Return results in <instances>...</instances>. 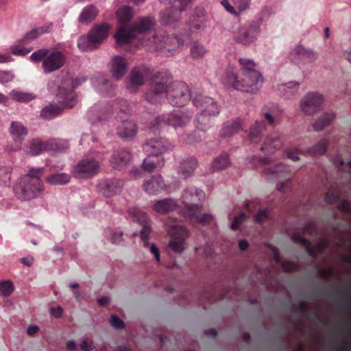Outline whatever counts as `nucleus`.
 <instances>
[{
  "mask_svg": "<svg viewBox=\"0 0 351 351\" xmlns=\"http://www.w3.org/2000/svg\"><path fill=\"white\" fill-rule=\"evenodd\" d=\"M230 164V159L228 156H221L217 157L212 162L213 171H219L228 167Z\"/></svg>",
  "mask_w": 351,
  "mask_h": 351,
  "instance_id": "obj_28",
  "label": "nucleus"
},
{
  "mask_svg": "<svg viewBox=\"0 0 351 351\" xmlns=\"http://www.w3.org/2000/svg\"><path fill=\"white\" fill-rule=\"evenodd\" d=\"M14 291V285L11 281H5L0 283V293L3 297H8Z\"/></svg>",
  "mask_w": 351,
  "mask_h": 351,
  "instance_id": "obj_39",
  "label": "nucleus"
},
{
  "mask_svg": "<svg viewBox=\"0 0 351 351\" xmlns=\"http://www.w3.org/2000/svg\"><path fill=\"white\" fill-rule=\"evenodd\" d=\"M335 114L332 112H328L319 117L313 123V127L315 130L320 131L328 126L335 119Z\"/></svg>",
  "mask_w": 351,
  "mask_h": 351,
  "instance_id": "obj_19",
  "label": "nucleus"
},
{
  "mask_svg": "<svg viewBox=\"0 0 351 351\" xmlns=\"http://www.w3.org/2000/svg\"><path fill=\"white\" fill-rule=\"evenodd\" d=\"M143 83L142 75L138 72H133L131 76V88H135Z\"/></svg>",
  "mask_w": 351,
  "mask_h": 351,
  "instance_id": "obj_45",
  "label": "nucleus"
},
{
  "mask_svg": "<svg viewBox=\"0 0 351 351\" xmlns=\"http://www.w3.org/2000/svg\"><path fill=\"white\" fill-rule=\"evenodd\" d=\"M31 49H24L19 45H14L11 47V51L15 56H25L31 51Z\"/></svg>",
  "mask_w": 351,
  "mask_h": 351,
  "instance_id": "obj_48",
  "label": "nucleus"
},
{
  "mask_svg": "<svg viewBox=\"0 0 351 351\" xmlns=\"http://www.w3.org/2000/svg\"><path fill=\"white\" fill-rule=\"evenodd\" d=\"M110 25L106 23L101 24L93 28L88 34L90 40L97 46L108 36Z\"/></svg>",
  "mask_w": 351,
  "mask_h": 351,
  "instance_id": "obj_12",
  "label": "nucleus"
},
{
  "mask_svg": "<svg viewBox=\"0 0 351 351\" xmlns=\"http://www.w3.org/2000/svg\"><path fill=\"white\" fill-rule=\"evenodd\" d=\"M143 168L145 171L150 172L156 168V165L155 161L150 156H148L143 161Z\"/></svg>",
  "mask_w": 351,
  "mask_h": 351,
  "instance_id": "obj_47",
  "label": "nucleus"
},
{
  "mask_svg": "<svg viewBox=\"0 0 351 351\" xmlns=\"http://www.w3.org/2000/svg\"><path fill=\"white\" fill-rule=\"evenodd\" d=\"M150 252H151V253H152L154 255L156 261L158 262H159L160 261V253H159L158 249L157 248V247L155 245L152 244L150 246Z\"/></svg>",
  "mask_w": 351,
  "mask_h": 351,
  "instance_id": "obj_57",
  "label": "nucleus"
},
{
  "mask_svg": "<svg viewBox=\"0 0 351 351\" xmlns=\"http://www.w3.org/2000/svg\"><path fill=\"white\" fill-rule=\"evenodd\" d=\"M153 24L154 23L151 19H144L140 21L137 28L134 29V31L140 33L146 32L151 28Z\"/></svg>",
  "mask_w": 351,
  "mask_h": 351,
  "instance_id": "obj_42",
  "label": "nucleus"
},
{
  "mask_svg": "<svg viewBox=\"0 0 351 351\" xmlns=\"http://www.w3.org/2000/svg\"><path fill=\"white\" fill-rule=\"evenodd\" d=\"M131 159L130 154L125 150L117 152L111 159V163L114 168H121L125 165Z\"/></svg>",
  "mask_w": 351,
  "mask_h": 351,
  "instance_id": "obj_20",
  "label": "nucleus"
},
{
  "mask_svg": "<svg viewBox=\"0 0 351 351\" xmlns=\"http://www.w3.org/2000/svg\"><path fill=\"white\" fill-rule=\"evenodd\" d=\"M12 58L8 54H4L0 53V64L7 63L12 61Z\"/></svg>",
  "mask_w": 351,
  "mask_h": 351,
  "instance_id": "obj_59",
  "label": "nucleus"
},
{
  "mask_svg": "<svg viewBox=\"0 0 351 351\" xmlns=\"http://www.w3.org/2000/svg\"><path fill=\"white\" fill-rule=\"evenodd\" d=\"M178 207L175 201L171 199L160 200L153 205L154 210L159 213H166L173 211Z\"/></svg>",
  "mask_w": 351,
  "mask_h": 351,
  "instance_id": "obj_18",
  "label": "nucleus"
},
{
  "mask_svg": "<svg viewBox=\"0 0 351 351\" xmlns=\"http://www.w3.org/2000/svg\"><path fill=\"white\" fill-rule=\"evenodd\" d=\"M98 15V10L93 5H89L82 11L79 21L83 24H88Z\"/></svg>",
  "mask_w": 351,
  "mask_h": 351,
  "instance_id": "obj_21",
  "label": "nucleus"
},
{
  "mask_svg": "<svg viewBox=\"0 0 351 351\" xmlns=\"http://www.w3.org/2000/svg\"><path fill=\"white\" fill-rule=\"evenodd\" d=\"M190 120V116L185 112H178L172 114L168 118V123L176 130L186 126Z\"/></svg>",
  "mask_w": 351,
  "mask_h": 351,
  "instance_id": "obj_13",
  "label": "nucleus"
},
{
  "mask_svg": "<svg viewBox=\"0 0 351 351\" xmlns=\"http://www.w3.org/2000/svg\"><path fill=\"white\" fill-rule=\"evenodd\" d=\"M267 218H268L267 210H260L254 216V219L258 223H262V222L265 221Z\"/></svg>",
  "mask_w": 351,
  "mask_h": 351,
  "instance_id": "obj_53",
  "label": "nucleus"
},
{
  "mask_svg": "<svg viewBox=\"0 0 351 351\" xmlns=\"http://www.w3.org/2000/svg\"><path fill=\"white\" fill-rule=\"evenodd\" d=\"M328 145V143L326 140H321L311 148L310 152L315 155H322L326 152Z\"/></svg>",
  "mask_w": 351,
  "mask_h": 351,
  "instance_id": "obj_36",
  "label": "nucleus"
},
{
  "mask_svg": "<svg viewBox=\"0 0 351 351\" xmlns=\"http://www.w3.org/2000/svg\"><path fill=\"white\" fill-rule=\"evenodd\" d=\"M280 137L278 134H274L265 138L261 149L271 152L280 147Z\"/></svg>",
  "mask_w": 351,
  "mask_h": 351,
  "instance_id": "obj_25",
  "label": "nucleus"
},
{
  "mask_svg": "<svg viewBox=\"0 0 351 351\" xmlns=\"http://www.w3.org/2000/svg\"><path fill=\"white\" fill-rule=\"evenodd\" d=\"M33 62L42 61V68L45 73H50L60 69L65 62L63 54L59 51H49L46 49H38L30 56Z\"/></svg>",
  "mask_w": 351,
  "mask_h": 351,
  "instance_id": "obj_2",
  "label": "nucleus"
},
{
  "mask_svg": "<svg viewBox=\"0 0 351 351\" xmlns=\"http://www.w3.org/2000/svg\"><path fill=\"white\" fill-rule=\"evenodd\" d=\"M134 30L132 32L130 29H126L125 27H120L115 35L116 40L119 44H123L128 43L131 37Z\"/></svg>",
  "mask_w": 351,
  "mask_h": 351,
  "instance_id": "obj_29",
  "label": "nucleus"
},
{
  "mask_svg": "<svg viewBox=\"0 0 351 351\" xmlns=\"http://www.w3.org/2000/svg\"><path fill=\"white\" fill-rule=\"evenodd\" d=\"M61 109L59 107L54 105H50L42 110L41 116L45 119H50L58 115Z\"/></svg>",
  "mask_w": 351,
  "mask_h": 351,
  "instance_id": "obj_32",
  "label": "nucleus"
},
{
  "mask_svg": "<svg viewBox=\"0 0 351 351\" xmlns=\"http://www.w3.org/2000/svg\"><path fill=\"white\" fill-rule=\"evenodd\" d=\"M239 61L241 66L242 75L260 73L257 69V64L253 60L243 58H239Z\"/></svg>",
  "mask_w": 351,
  "mask_h": 351,
  "instance_id": "obj_23",
  "label": "nucleus"
},
{
  "mask_svg": "<svg viewBox=\"0 0 351 351\" xmlns=\"http://www.w3.org/2000/svg\"><path fill=\"white\" fill-rule=\"evenodd\" d=\"M40 189L32 183L31 180H23L16 189V192L22 200H28L35 197Z\"/></svg>",
  "mask_w": 351,
  "mask_h": 351,
  "instance_id": "obj_10",
  "label": "nucleus"
},
{
  "mask_svg": "<svg viewBox=\"0 0 351 351\" xmlns=\"http://www.w3.org/2000/svg\"><path fill=\"white\" fill-rule=\"evenodd\" d=\"M287 169V168L285 166H284L281 164H279V165H275L272 168H267V169H265L264 175L267 178H269V177L271 176H278L280 173H283V172L286 171Z\"/></svg>",
  "mask_w": 351,
  "mask_h": 351,
  "instance_id": "obj_38",
  "label": "nucleus"
},
{
  "mask_svg": "<svg viewBox=\"0 0 351 351\" xmlns=\"http://www.w3.org/2000/svg\"><path fill=\"white\" fill-rule=\"evenodd\" d=\"M99 171V163L94 160H84L75 168V173L80 177H89L97 173Z\"/></svg>",
  "mask_w": 351,
  "mask_h": 351,
  "instance_id": "obj_11",
  "label": "nucleus"
},
{
  "mask_svg": "<svg viewBox=\"0 0 351 351\" xmlns=\"http://www.w3.org/2000/svg\"><path fill=\"white\" fill-rule=\"evenodd\" d=\"M70 176L64 173L51 175L46 178V182L51 185H61L69 182Z\"/></svg>",
  "mask_w": 351,
  "mask_h": 351,
  "instance_id": "obj_26",
  "label": "nucleus"
},
{
  "mask_svg": "<svg viewBox=\"0 0 351 351\" xmlns=\"http://www.w3.org/2000/svg\"><path fill=\"white\" fill-rule=\"evenodd\" d=\"M292 185V182L290 178H284L280 179L276 184V189L280 193H286L289 191Z\"/></svg>",
  "mask_w": 351,
  "mask_h": 351,
  "instance_id": "obj_34",
  "label": "nucleus"
},
{
  "mask_svg": "<svg viewBox=\"0 0 351 351\" xmlns=\"http://www.w3.org/2000/svg\"><path fill=\"white\" fill-rule=\"evenodd\" d=\"M325 102L324 96L317 92L306 94L299 102V110L305 116H313L320 112Z\"/></svg>",
  "mask_w": 351,
  "mask_h": 351,
  "instance_id": "obj_3",
  "label": "nucleus"
},
{
  "mask_svg": "<svg viewBox=\"0 0 351 351\" xmlns=\"http://www.w3.org/2000/svg\"><path fill=\"white\" fill-rule=\"evenodd\" d=\"M111 326L116 329H122L124 328L125 324L117 316L112 315L110 317Z\"/></svg>",
  "mask_w": 351,
  "mask_h": 351,
  "instance_id": "obj_52",
  "label": "nucleus"
},
{
  "mask_svg": "<svg viewBox=\"0 0 351 351\" xmlns=\"http://www.w3.org/2000/svg\"><path fill=\"white\" fill-rule=\"evenodd\" d=\"M167 96H168L167 85L160 80L152 82L146 94L147 99L152 104L160 102Z\"/></svg>",
  "mask_w": 351,
  "mask_h": 351,
  "instance_id": "obj_9",
  "label": "nucleus"
},
{
  "mask_svg": "<svg viewBox=\"0 0 351 351\" xmlns=\"http://www.w3.org/2000/svg\"><path fill=\"white\" fill-rule=\"evenodd\" d=\"M264 125L261 123H256L255 126L250 130V139L253 143H258L261 138V133Z\"/></svg>",
  "mask_w": 351,
  "mask_h": 351,
  "instance_id": "obj_30",
  "label": "nucleus"
},
{
  "mask_svg": "<svg viewBox=\"0 0 351 351\" xmlns=\"http://www.w3.org/2000/svg\"><path fill=\"white\" fill-rule=\"evenodd\" d=\"M246 220L245 214L240 213L237 216L231 223V228L233 230H237L239 226L243 224Z\"/></svg>",
  "mask_w": 351,
  "mask_h": 351,
  "instance_id": "obj_46",
  "label": "nucleus"
},
{
  "mask_svg": "<svg viewBox=\"0 0 351 351\" xmlns=\"http://www.w3.org/2000/svg\"><path fill=\"white\" fill-rule=\"evenodd\" d=\"M14 75L10 71H0V83L4 84L12 81Z\"/></svg>",
  "mask_w": 351,
  "mask_h": 351,
  "instance_id": "obj_50",
  "label": "nucleus"
},
{
  "mask_svg": "<svg viewBox=\"0 0 351 351\" xmlns=\"http://www.w3.org/2000/svg\"><path fill=\"white\" fill-rule=\"evenodd\" d=\"M51 315L56 318H59L62 315V308L60 306L50 308Z\"/></svg>",
  "mask_w": 351,
  "mask_h": 351,
  "instance_id": "obj_56",
  "label": "nucleus"
},
{
  "mask_svg": "<svg viewBox=\"0 0 351 351\" xmlns=\"http://www.w3.org/2000/svg\"><path fill=\"white\" fill-rule=\"evenodd\" d=\"M225 83L235 90L254 93L256 91L263 83V77L261 73H253V74L243 75L240 80L234 72H230L224 79Z\"/></svg>",
  "mask_w": 351,
  "mask_h": 351,
  "instance_id": "obj_1",
  "label": "nucleus"
},
{
  "mask_svg": "<svg viewBox=\"0 0 351 351\" xmlns=\"http://www.w3.org/2000/svg\"><path fill=\"white\" fill-rule=\"evenodd\" d=\"M168 97L174 106H181L189 100V88L184 84H175L168 88Z\"/></svg>",
  "mask_w": 351,
  "mask_h": 351,
  "instance_id": "obj_7",
  "label": "nucleus"
},
{
  "mask_svg": "<svg viewBox=\"0 0 351 351\" xmlns=\"http://www.w3.org/2000/svg\"><path fill=\"white\" fill-rule=\"evenodd\" d=\"M80 348L84 351H90L92 350L93 346L89 344L86 340H82L80 343Z\"/></svg>",
  "mask_w": 351,
  "mask_h": 351,
  "instance_id": "obj_58",
  "label": "nucleus"
},
{
  "mask_svg": "<svg viewBox=\"0 0 351 351\" xmlns=\"http://www.w3.org/2000/svg\"><path fill=\"white\" fill-rule=\"evenodd\" d=\"M292 56L294 55H300L302 58H316V53L312 51L306 49L304 48L298 47H296L291 53Z\"/></svg>",
  "mask_w": 351,
  "mask_h": 351,
  "instance_id": "obj_40",
  "label": "nucleus"
},
{
  "mask_svg": "<svg viewBox=\"0 0 351 351\" xmlns=\"http://www.w3.org/2000/svg\"><path fill=\"white\" fill-rule=\"evenodd\" d=\"M150 228L148 226L143 225L141 230V237L143 241H147L148 239L149 234L150 233Z\"/></svg>",
  "mask_w": 351,
  "mask_h": 351,
  "instance_id": "obj_55",
  "label": "nucleus"
},
{
  "mask_svg": "<svg viewBox=\"0 0 351 351\" xmlns=\"http://www.w3.org/2000/svg\"><path fill=\"white\" fill-rule=\"evenodd\" d=\"M239 247L241 250L244 251L248 247V243L245 240H240L239 241Z\"/></svg>",
  "mask_w": 351,
  "mask_h": 351,
  "instance_id": "obj_62",
  "label": "nucleus"
},
{
  "mask_svg": "<svg viewBox=\"0 0 351 351\" xmlns=\"http://www.w3.org/2000/svg\"><path fill=\"white\" fill-rule=\"evenodd\" d=\"M259 34L258 27L254 24L239 26L234 32L235 40L241 43H250L255 40Z\"/></svg>",
  "mask_w": 351,
  "mask_h": 351,
  "instance_id": "obj_8",
  "label": "nucleus"
},
{
  "mask_svg": "<svg viewBox=\"0 0 351 351\" xmlns=\"http://www.w3.org/2000/svg\"><path fill=\"white\" fill-rule=\"evenodd\" d=\"M207 53V49L204 45L198 42H194L191 44L190 48V55L193 59L202 58Z\"/></svg>",
  "mask_w": 351,
  "mask_h": 351,
  "instance_id": "obj_27",
  "label": "nucleus"
},
{
  "mask_svg": "<svg viewBox=\"0 0 351 351\" xmlns=\"http://www.w3.org/2000/svg\"><path fill=\"white\" fill-rule=\"evenodd\" d=\"M10 134L14 141H20L27 135V131L21 123L14 121L10 125Z\"/></svg>",
  "mask_w": 351,
  "mask_h": 351,
  "instance_id": "obj_24",
  "label": "nucleus"
},
{
  "mask_svg": "<svg viewBox=\"0 0 351 351\" xmlns=\"http://www.w3.org/2000/svg\"><path fill=\"white\" fill-rule=\"evenodd\" d=\"M233 5L238 12H241L249 8L250 0H232Z\"/></svg>",
  "mask_w": 351,
  "mask_h": 351,
  "instance_id": "obj_44",
  "label": "nucleus"
},
{
  "mask_svg": "<svg viewBox=\"0 0 351 351\" xmlns=\"http://www.w3.org/2000/svg\"><path fill=\"white\" fill-rule=\"evenodd\" d=\"M126 62L121 57H115L111 63L112 73L114 77L119 79L126 71Z\"/></svg>",
  "mask_w": 351,
  "mask_h": 351,
  "instance_id": "obj_17",
  "label": "nucleus"
},
{
  "mask_svg": "<svg viewBox=\"0 0 351 351\" xmlns=\"http://www.w3.org/2000/svg\"><path fill=\"white\" fill-rule=\"evenodd\" d=\"M97 302L101 306H106L109 303L110 300L108 298L101 297L97 300Z\"/></svg>",
  "mask_w": 351,
  "mask_h": 351,
  "instance_id": "obj_64",
  "label": "nucleus"
},
{
  "mask_svg": "<svg viewBox=\"0 0 351 351\" xmlns=\"http://www.w3.org/2000/svg\"><path fill=\"white\" fill-rule=\"evenodd\" d=\"M191 215H188L189 217H195L197 221L201 223L206 224L210 223L213 219V216L208 213L199 214V210H195L191 212Z\"/></svg>",
  "mask_w": 351,
  "mask_h": 351,
  "instance_id": "obj_37",
  "label": "nucleus"
},
{
  "mask_svg": "<svg viewBox=\"0 0 351 351\" xmlns=\"http://www.w3.org/2000/svg\"><path fill=\"white\" fill-rule=\"evenodd\" d=\"M204 193L199 191L194 187L186 189L182 194V198L183 203L186 205V215H191V212L194 210H199V202L204 199Z\"/></svg>",
  "mask_w": 351,
  "mask_h": 351,
  "instance_id": "obj_6",
  "label": "nucleus"
},
{
  "mask_svg": "<svg viewBox=\"0 0 351 351\" xmlns=\"http://www.w3.org/2000/svg\"><path fill=\"white\" fill-rule=\"evenodd\" d=\"M33 261H34V258L32 257V256H27V257H25V258H23L21 259V262L28 266V267H30L33 264Z\"/></svg>",
  "mask_w": 351,
  "mask_h": 351,
  "instance_id": "obj_60",
  "label": "nucleus"
},
{
  "mask_svg": "<svg viewBox=\"0 0 351 351\" xmlns=\"http://www.w3.org/2000/svg\"><path fill=\"white\" fill-rule=\"evenodd\" d=\"M167 231L171 238L169 244L170 249L176 253H182L188 237L186 229L180 224L169 225Z\"/></svg>",
  "mask_w": 351,
  "mask_h": 351,
  "instance_id": "obj_5",
  "label": "nucleus"
},
{
  "mask_svg": "<svg viewBox=\"0 0 351 351\" xmlns=\"http://www.w3.org/2000/svg\"><path fill=\"white\" fill-rule=\"evenodd\" d=\"M10 95L13 99L17 101H27L34 97L31 94L17 91H12Z\"/></svg>",
  "mask_w": 351,
  "mask_h": 351,
  "instance_id": "obj_41",
  "label": "nucleus"
},
{
  "mask_svg": "<svg viewBox=\"0 0 351 351\" xmlns=\"http://www.w3.org/2000/svg\"><path fill=\"white\" fill-rule=\"evenodd\" d=\"M221 3L228 12L235 15L240 14V12H238V11L236 10L234 5H230L228 0H222Z\"/></svg>",
  "mask_w": 351,
  "mask_h": 351,
  "instance_id": "obj_54",
  "label": "nucleus"
},
{
  "mask_svg": "<svg viewBox=\"0 0 351 351\" xmlns=\"http://www.w3.org/2000/svg\"><path fill=\"white\" fill-rule=\"evenodd\" d=\"M189 168V171H188V173H191V172L193 171L194 169H195V165H191L190 162H184L183 164H182V168L183 169H186V168Z\"/></svg>",
  "mask_w": 351,
  "mask_h": 351,
  "instance_id": "obj_61",
  "label": "nucleus"
},
{
  "mask_svg": "<svg viewBox=\"0 0 351 351\" xmlns=\"http://www.w3.org/2000/svg\"><path fill=\"white\" fill-rule=\"evenodd\" d=\"M77 46L82 51H88L97 47L90 40V36H81L77 42Z\"/></svg>",
  "mask_w": 351,
  "mask_h": 351,
  "instance_id": "obj_31",
  "label": "nucleus"
},
{
  "mask_svg": "<svg viewBox=\"0 0 351 351\" xmlns=\"http://www.w3.org/2000/svg\"><path fill=\"white\" fill-rule=\"evenodd\" d=\"M299 84L296 82H289L287 84H283L278 85V90L284 95L288 96L291 93H293L298 90Z\"/></svg>",
  "mask_w": 351,
  "mask_h": 351,
  "instance_id": "obj_33",
  "label": "nucleus"
},
{
  "mask_svg": "<svg viewBox=\"0 0 351 351\" xmlns=\"http://www.w3.org/2000/svg\"><path fill=\"white\" fill-rule=\"evenodd\" d=\"M47 149V143H43L39 140L33 139L27 143L25 152L27 154L34 156L40 154Z\"/></svg>",
  "mask_w": 351,
  "mask_h": 351,
  "instance_id": "obj_16",
  "label": "nucleus"
},
{
  "mask_svg": "<svg viewBox=\"0 0 351 351\" xmlns=\"http://www.w3.org/2000/svg\"><path fill=\"white\" fill-rule=\"evenodd\" d=\"M192 102L194 106L201 110L198 117L199 123H204L206 121L207 117L215 116L219 112L217 104L212 98L205 97L199 93H195L192 95Z\"/></svg>",
  "mask_w": 351,
  "mask_h": 351,
  "instance_id": "obj_4",
  "label": "nucleus"
},
{
  "mask_svg": "<svg viewBox=\"0 0 351 351\" xmlns=\"http://www.w3.org/2000/svg\"><path fill=\"white\" fill-rule=\"evenodd\" d=\"M43 173V169L42 168L32 169L29 170V173L26 178L23 180H31V178L38 179Z\"/></svg>",
  "mask_w": 351,
  "mask_h": 351,
  "instance_id": "obj_49",
  "label": "nucleus"
},
{
  "mask_svg": "<svg viewBox=\"0 0 351 351\" xmlns=\"http://www.w3.org/2000/svg\"><path fill=\"white\" fill-rule=\"evenodd\" d=\"M136 132V125L132 122H123L118 128V134L124 138L133 137Z\"/></svg>",
  "mask_w": 351,
  "mask_h": 351,
  "instance_id": "obj_22",
  "label": "nucleus"
},
{
  "mask_svg": "<svg viewBox=\"0 0 351 351\" xmlns=\"http://www.w3.org/2000/svg\"><path fill=\"white\" fill-rule=\"evenodd\" d=\"M165 187L163 180L160 176L153 177L144 183L145 191L149 194H155L161 191Z\"/></svg>",
  "mask_w": 351,
  "mask_h": 351,
  "instance_id": "obj_14",
  "label": "nucleus"
},
{
  "mask_svg": "<svg viewBox=\"0 0 351 351\" xmlns=\"http://www.w3.org/2000/svg\"><path fill=\"white\" fill-rule=\"evenodd\" d=\"M130 215L134 220L141 223H143L147 221V215L141 210L134 209L130 212Z\"/></svg>",
  "mask_w": 351,
  "mask_h": 351,
  "instance_id": "obj_43",
  "label": "nucleus"
},
{
  "mask_svg": "<svg viewBox=\"0 0 351 351\" xmlns=\"http://www.w3.org/2000/svg\"><path fill=\"white\" fill-rule=\"evenodd\" d=\"M167 149L165 143L161 140H152L144 146V149L149 155L158 156L165 152Z\"/></svg>",
  "mask_w": 351,
  "mask_h": 351,
  "instance_id": "obj_15",
  "label": "nucleus"
},
{
  "mask_svg": "<svg viewBox=\"0 0 351 351\" xmlns=\"http://www.w3.org/2000/svg\"><path fill=\"white\" fill-rule=\"evenodd\" d=\"M38 331V327L36 326H32L27 328V333L29 335H34Z\"/></svg>",
  "mask_w": 351,
  "mask_h": 351,
  "instance_id": "obj_63",
  "label": "nucleus"
},
{
  "mask_svg": "<svg viewBox=\"0 0 351 351\" xmlns=\"http://www.w3.org/2000/svg\"><path fill=\"white\" fill-rule=\"evenodd\" d=\"M293 239L295 242L302 243L310 255H313L314 254V252L310 248V243L307 241L303 239L300 235H294L293 237Z\"/></svg>",
  "mask_w": 351,
  "mask_h": 351,
  "instance_id": "obj_51",
  "label": "nucleus"
},
{
  "mask_svg": "<svg viewBox=\"0 0 351 351\" xmlns=\"http://www.w3.org/2000/svg\"><path fill=\"white\" fill-rule=\"evenodd\" d=\"M117 17L120 23L128 21L132 17L131 10L128 7H123L117 12Z\"/></svg>",
  "mask_w": 351,
  "mask_h": 351,
  "instance_id": "obj_35",
  "label": "nucleus"
}]
</instances>
